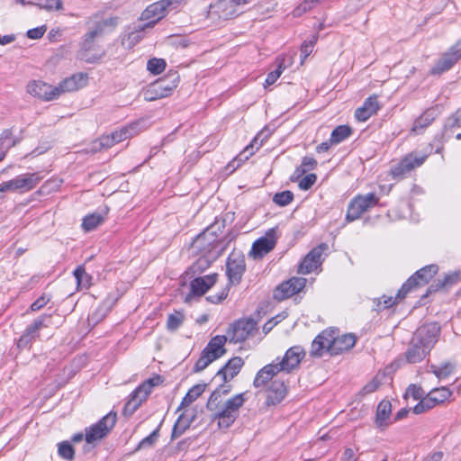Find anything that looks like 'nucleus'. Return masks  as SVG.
Returning a JSON list of instances; mask_svg holds the SVG:
<instances>
[{"instance_id": "f257e3e1", "label": "nucleus", "mask_w": 461, "mask_h": 461, "mask_svg": "<svg viewBox=\"0 0 461 461\" xmlns=\"http://www.w3.org/2000/svg\"><path fill=\"white\" fill-rule=\"evenodd\" d=\"M439 335L440 326L437 322L427 323L418 328L405 352L407 362L410 364L421 362L434 348Z\"/></svg>"}, {"instance_id": "f03ea898", "label": "nucleus", "mask_w": 461, "mask_h": 461, "mask_svg": "<svg viewBox=\"0 0 461 461\" xmlns=\"http://www.w3.org/2000/svg\"><path fill=\"white\" fill-rule=\"evenodd\" d=\"M218 393L214 390L211 393L206 402V409L214 411L212 418L213 420H218L220 429H228L239 417L240 409L246 401L245 393H238L228 399L221 407V396Z\"/></svg>"}, {"instance_id": "7ed1b4c3", "label": "nucleus", "mask_w": 461, "mask_h": 461, "mask_svg": "<svg viewBox=\"0 0 461 461\" xmlns=\"http://www.w3.org/2000/svg\"><path fill=\"white\" fill-rule=\"evenodd\" d=\"M179 81L178 72L169 71L163 77L157 79L148 86L143 93L144 99L151 102L171 95L177 87Z\"/></svg>"}, {"instance_id": "20e7f679", "label": "nucleus", "mask_w": 461, "mask_h": 461, "mask_svg": "<svg viewBox=\"0 0 461 461\" xmlns=\"http://www.w3.org/2000/svg\"><path fill=\"white\" fill-rule=\"evenodd\" d=\"M224 228V221H215L212 224L207 227L201 234L196 236L193 241V246L198 249H204L205 245H212L218 247L222 244L220 253H221L232 240V238L228 236L222 240H216L219 232H221V229Z\"/></svg>"}, {"instance_id": "39448f33", "label": "nucleus", "mask_w": 461, "mask_h": 461, "mask_svg": "<svg viewBox=\"0 0 461 461\" xmlns=\"http://www.w3.org/2000/svg\"><path fill=\"white\" fill-rule=\"evenodd\" d=\"M183 0H160L155 2L141 13L140 20L148 21L141 26V30L153 28L157 23L167 15L168 8H176Z\"/></svg>"}, {"instance_id": "423d86ee", "label": "nucleus", "mask_w": 461, "mask_h": 461, "mask_svg": "<svg viewBox=\"0 0 461 461\" xmlns=\"http://www.w3.org/2000/svg\"><path fill=\"white\" fill-rule=\"evenodd\" d=\"M97 17L98 15L95 14L91 18L89 23H93V27L84 35L81 49L85 51H89L92 49L95 38L113 31L118 25L119 18L117 16L109 17L102 21H93V19Z\"/></svg>"}, {"instance_id": "0eeeda50", "label": "nucleus", "mask_w": 461, "mask_h": 461, "mask_svg": "<svg viewBox=\"0 0 461 461\" xmlns=\"http://www.w3.org/2000/svg\"><path fill=\"white\" fill-rule=\"evenodd\" d=\"M438 267L436 264L425 266L416 271L407 281L402 285L398 291L399 298H405L406 295L417 287L427 285L433 276L438 273Z\"/></svg>"}, {"instance_id": "6e6552de", "label": "nucleus", "mask_w": 461, "mask_h": 461, "mask_svg": "<svg viewBox=\"0 0 461 461\" xmlns=\"http://www.w3.org/2000/svg\"><path fill=\"white\" fill-rule=\"evenodd\" d=\"M258 331V322L252 319H240L234 321L227 330V338L230 343L244 342Z\"/></svg>"}, {"instance_id": "1a4fd4ad", "label": "nucleus", "mask_w": 461, "mask_h": 461, "mask_svg": "<svg viewBox=\"0 0 461 461\" xmlns=\"http://www.w3.org/2000/svg\"><path fill=\"white\" fill-rule=\"evenodd\" d=\"M117 414L114 411H110L104 416L98 422L86 429L85 438L88 444L95 441L101 440L105 438L113 429L116 423Z\"/></svg>"}, {"instance_id": "9d476101", "label": "nucleus", "mask_w": 461, "mask_h": 461, "mask_svg": "<svg viewBox=\"0 0 461 461\" xmlns=\"http://www.w3.org/2000/svg\"><path fill=\"white\" fill-rule=\"evenodd\" d=\"M375 206V193L366 195H357L352 199L348 206L346 221L350 222L360 218L369 208Z\"/></svg>"}, {"instance_id": "9b49d317", "label": "nucleus", "mask_w": 461, "mask_h": 461, "mask_svg": "<svg viewBox=\"0 0 461 461\" xmlns=\"http://www.w3.org/2000/svg\"><path fill=\"white\" fill-rule=\"evenodd\" d=\"M245 270L246 263L244 255L240 251H232L228 257L226 263V274L229 279V285L240 284Z\"/></svg>"}, {"instance_id": "f8f14e48", "label": "nucleus", "mask_w": 461, "mask_h": 461, "mask_svg": "<svg viewBox=\"0 0 461 461\" xmlns=\"http://www.w3.org/2000/svg\"><path fill=\"white\" fill-rule=\"evenodd\" d=\"M461 59V39L456 41L431 68V73L440 75L450 68Z\"/></svg>"}, {"instance_id": "ddd939ff", "label": "nucleus", "mask_w": 461, "mask_h": 461, "mask_svg": "<svg viewBox=\"0 0 461 461\" xmlns=\"http://www.w3.org/2000/svg\"><path fill=\"white\" fill-rule=\"evenodd\" d=\"M306 285V279L303 277H292L280 284L275 290L273 297L281 302L294 294L300 293Z\"/></svg>"}, {"instance_id": "4468645a", "label": "nucleus", "mask_w": 461, "mask_h": 461, "mask_svg": "<svg viewBox=\"0 0 461 461\" xmlns=\"http://www.w3.org/2000/svg\"><path fill=\"white\" fill-rule=\"evenodd\" d=\"M50 316L42 315L33 321V322L29 325L23 335L17 341V347L21 349L29 348L32 343V341L39 337V331L45 327L49 326L47 321H49Z\"/></svg>"}, {"instance_id": "2eb2a0df", "label": "nucleus", "mask_w": 461, "mask_h": 461, "mask_svg": "<svg viewBox=\"0 0 461 461\" xmlns=\"http://www.w3.org/2000/svg\"><path fill=\"white\" fill-rule=\"evenodd\" d=\"M326 249H328L326 243H321L313 248L299 264L297 272L302 275H307L315 270L321 265V256Z\"/></svg>"}, {"instance_id": "dca6fc26", "label": "nucleus", "mask_w": 461, "mask_h": 461, "mask_svg": "<svg viewBox=\"0 0 461 461\" xmlns=\"http://www.w3.org/2000/svg\"><path fill=\"white\" fill-rule=\"evenodd\" d=\"M306 352L301 346H294L288 348L282 358L276 364L278 370L291 373L294 369L297 368L302 359L305 357Z\"/></svg>"}, {"instance_id": "f3484780", "label": "nucleus", "mask_w": 461, "mask_h": 461, "mask_svg": "<svg viewBox=\"0 0 461 461\" xmlns=\"http://www.w3.org/2000/svg\"><path fill=\"white\" fill-rule=\"evenodd\" d=\"M276 244L275 229L267 231L266 236L259 238L252 244L249 255L254 259H260L265 255L272 251Z\"/></svg>"}, {"instance_id": "a211bd4d", "label": "nucleus", "mask_w": 461, "mask_h": 461, "mask_svg": "<svg viewBox=\"0 0 461 461\" xmlns=\"http://www.w3.org/2000/svg\"><path fill=\"white\" fill-rule=\"evenodd\" d=\"M426 158L427 155H419L417 152H411L392 168V174L396 177L403 176L414 168L420 167L425 162Z\"/></svg>"}, {"instance_id": "6ab92c4d", "label": "nucleus", "mask_w": 461, "mask_h": 461, "mask_svg": "<svg viewBox=\"0 0 461 461\" xmlns=\"http://www.w3.org/2000/svg\"><path fill=\"white\" fill-rule=\"evenodd\" d=\"M218 274L213 273L203 276L194 277L190 282V294L186 295L185 302L190 301L193 296H203L212 286L214 285Z\"/></svg>"}, {"instance_id": "aec40b11", "label": "nucleus", "mask_w": 461, "mask_h": 461, "mask_svg": "<svg viewBox=\"0 0 461 461\" xmlns=\"http://www.w3.org/2000/svg\"><path fill=\"white\" fill-rule=\"evenodd\" d=\"M27 92L44 101H50L59 97V88H55L42 81H32L27 85Z\"/></svg>"}, {"instance_id": "412c9836", "label": "nucleus", "mask_w": 461, "mask_h": 461, "mask_svg": "<svg viewBox=\"0 0 461 461\" xmlns=\"http://www.w3.org/2000/svg\"><path fill=\"white\" fill-rule=\"evenodd\" d=\"M334 330H323L315 337L312 342L310 356L312 357H321L325 352L331 355V336Z\"/></svg>"}, {"instance_id": "4be33fe9", "label": "nucleus", "mask_w": 461, "mask_h": 461, "mask_svg": "<svg viewBox=\"0 0 461 461\" xmlns=\"http://www.w3.org/2000/svg\"><path fill=\"white\" fill-rule=\"evenodd\" d=\"M228 340L226 335H216L209 340L203 350L214 361L221 357L227 352L224 346Z\"/></svg>"}, {"instance_id": "5701e85b", "label": "nucleus", "mask_w": 461, "mask_h": 461, "mask_svg": "<svg viewBox=\"0 0 461 461\" xmlns=\"http://www.w3.org/2000/svg\"><path fill=\"white\" fill-rule=\"evenodd\" d=\"M244 360L240 357H233L216 373V376L221 377L223 382H230L241 370Z\"/></svg>"}, {"instance_id": "b1692460", "label": "nucleus", "mask_w": 461, "mask_h": 461, "mask_svg": "<svg viewBox=\"0 0 461 461\" xmlns=\"http://www.w3.org/2000/svg\"><path fill=\"white\" fill-rule=\"evenodd\" d=\"M460 272H452L447 274L442 280L438 279L434 281V283L428 287L426 294L421 296V300L427 298L430 294L436 293L440 289H448L452 287L460 281Z\"/></svg>"}, {"instance_id": "393cba45", "label": "nucleus", "mask_w": 461, "mask_h": 461, "mask_svg": "<svg viewBox=\"0 0 461 461\" xmlns=\"http://www.w3.org/2000/svg\"><path fill=\"white\" fill-rule=\"evenodd\" d=\"M287 393L286 385L283 381L274 380L267 390V404L276 405L283 401Z\"/></svg>"}, {"instance_id": "a878e982", "label": "nucleus", "mask_w": 461, "mask_h": 461, "mask_svg": "<svg viewBox=\"0 0 461 461\" xmlns=\"http://www.w3.org/2000/svg\"><path fill=\"white\" fill-rule=\"evenodd\" d=\"M356 337L353 334H344L342 336H335V332L331 336V355H339L344 351L351 349L356 344Z\"/></svg>"}, {"instance_id": "bb28decb", "label": "nucleus", "mask_w": 461, "mask_h": 461, "mask_svg": "<svg viewBox=\"0 0 461 461\" xmlns=\"http://www.w3.org/2000/svg\"><path fill=\"white\" fill-rule=\"evenodd\" d=\"M39 173L23 174L13 179L14 190L22 193L33 189L41 181Z\"/></svg>"}, {"instance_id": "cd10ccee", "label": "nucleus", "mask_w": 461, "mask_h": 461, "mask_svg": "<svg viewBox=\"0 0 461 461\" xmlns=\"http://www.w3.org/2000/svg\"><path fill=\"white\" fill-rule=\"evenodd\" d=\"M392 404L388 400H383L376 406V428L384 430L393 423L391 419Z\"/></svg>"}, {"instance_id": "c85d7f7f", "label": "nucleus", "mask_w": 461, "mask_h": 461, "mask_svg": "<svg viewBox=\"0 0 461 461\" xmlns=\"http://www.w3.org/2000/svg\"><path fill=\"white\" fill-rule=\"evenodd\" d=\"M87 77L83 73L75 74L70 77L65 78L61 81L59 86V95L64 92H72L83 87L86 83Z\"/></svg>"}, {"instance_id": "c756f323", "label": "nucleus", "mask_w": 461, "mask_h": 461, "mask_svg": "<svg viewBox=\"0 0 461 461\" xmlns=\"http://www.w3.org/2000/svg\"><path fill=\"white\" fill-rule=\"evenodd\" d=\"M260 135H261V133H258L253 139L251 143L249 145H248L243 149L242 152H240L231 162H230L228 164V168H231L232 171L235 170V168L240 165V162H243V161L247 160L249 158V156L254 154V147L255 146H257L256 149H259V147L263 143V140H261L260 142L258 143V140H259Z\"/></svg>"}, {"instance_id": "7c9ffc66", "label": "nucleus", "mask_w": 461, "mask_h": 461, "mask_svg": "<svg viewBox=\"0 0 461 461\" xmlns=\"http://www.w3.org/2000/svg\"><path fill=\"white\" fill-rule=\"evenodd\" d=\"M279 372L277 366L275 364H268L265 366L257 373L253 381V385L256 388L265 386L267 382L271 381L274 375Z\"/></svg>"}, {"instance_id": "2f4dec72", "label": "nucleus", "mask_w": 461, "mask_h": 461, "mask_svg": "<svg viewBox=\"0 0 461 461\" xmlns=\"http://www.w3.org/2000/svg\"><path fill=\"white\" fill-rule=\"evenodd\" d=\"M437 117V110L430 108L426 110L413 123L411 131L416 133H420L422 130L428 127Z\"/></svg>"}, {"instance_id": "473e14b6", "label": "nucleus", "mask_w": 461, "mask_h": 461, "mask_svg": "<svg viewBox=\"0 0 461 461\" xmlns=\"http://www.w3.org/2000/svg\"><path fill=\"white\" fill-rule=\"evenodd\" d=\"M373 114H375V95L366 98L364 104L355 111V117L358 122H366Z\"/></svg>"}, {"instance_id": "72a5a7b5", "label": "nucleus", "mask_w": 461, "mask_h": 461, "mask_svg": "<svg viewBox=\"0 0 461 461\" xmlns=\"http://www.w3.org/2000/svg\"><path fill=\"white\" fill-rule=\"evenodd\" d=\"M19 142L18 139L13 138L11 129H5L0 135V161H2L8 150Z\"/></svg>"}, {"instance_id": "f704fd0d", "label": "nucleus", "mask_w": 461, "mask_h": 461, "mask_svg": "<svg viewBox=\"0 0 461 461\" xmlns=\"http://www.w3.org/2000/svg\"><path fill=\"white\" fill-rule=\"evenodd\" d=\"M206 386V384H198L190 388L187 393L182 399V402L179 407L177 408V411H179L182 408L187 407L192 402H194L205 391Z\"/></svg>"}, {"instance_id": "c9c22d12", "label": "nucleus", "mask_w": 461, "mask_h": 461, "mask_svg": "<svg viewBox=\"0 0 461 461\" xmlns=\"http://www.w3.org/2000/svg\"><path fill=\"white\" fill-rule=\"evenodd\" d=\"M141 394L142 393H136V389L131 393L122 411L124 416H131L141 403L146 401V399H142Z\"/></svg>"}, {"instance_id": "e433bc0d", "label": "nucleus", "mask_w": 461, "mask_h": 461, "mask_svg": "<svg viewBox=\"0 0 461 461\" xmlns=\"http://www.w3.org/2000/svg\"><path fill=\"white\" fill-rule=\"evenodd\" d=\"M104 221V217L100 212H94L84 217L82 228L85 231H92L101 225Z\"/></svg>"}, {"instance_id": "4c0bfd02", "label": "nucleus", "mask_w": 461, "mask_h": 461, "mask_svg": "<svg viewBox=\"0 0 461 461\" xmlns=\"http://www.w3.org/2000/svg\"><path fill=\"white\" fill-rule=\"evenodd\" d=\"M352 134V129L348 125L337 126L330 134V141L333 144H339L348 139Z\"/></svg>"}, {"instance_id": "58836bf2", "label": "nucleus", "mask_w": 461, "mask_h": 461, "mask_svg": "<svg viewBox=\"0 0 461 461\" xmlns=\"http://www.w3.org/2000/svg\"><path fill=\"white\" fill-rule=\"evenodd\" d=\"M455 367L456 365L454 363L447 361L441 364L439 366L431 365L430 370L438 379H443L450 375L453 373Z\"/></svg>"}, {"instance_id": "ea45409f", "label": "nucleus", "mask_w": 461, "mask_h": 461, "mask_svg": "<svg viewBox=\"0 0 461 461\" xmlns=\"http://www.w3.org/2000/svg\"><path fill=\"white\" fill-rule=\"evenodd\" d=\"M163 420L159 423L158 428L154 429L148 437L144 438L134 449V452L139 451L143 448L152 447L159 438V430L162 426Z\"/></svg>"}, {"instance_id": "a19ab883", "label": "nucleus", "mask_w": 461, "mask_h": 461, "mask_svg": "<svg viewBox=\"0 0 461 461\" xmlns=\"http://www.w3.org/2000/svg\"><path fill=\"white\" fill-rule=\"evenodd\" d=\"M161 382L162 379L160 375H156L152 378H149L136 388V393H142V399H147L148 395L151 392V389L154 386L158 385Z\"/></svg>"}, {"instance_id": "79ce46f5", "label": "nucleus", "mask_w": 461, "mask_h": 461, "mask_svg": "<svg viewBox=\"0 0 461 461\" xmlns=\"http://www.w3.org/2000/svg\"><path fill=\"white\" fill-rule=\"evenodd\" d=\"M211 265V261L206 257L199 258L185 272L191 277L195 275H200L205 271Z\"/></svg>"}, {"instance_id": "37998d69", "label": "nucleus", "mask_w": 461, "mask_h": 461, "mask_svg": "<svg viewBox=\"0 0 461 461\" xmlns=\"http://www.w3.org/2000/svg\"><path fill=\"white\" fill-rule=\"evenodd\" d=\"M144 30H141V26L139 30L129 32L122 38V45L123 48L131 50L132 49L138 42H140L142 39L141 32Z\"/></svg>"}, {"instance_id": "c03bdc74", "label": "nucleus", "mask_w": 461, "mask_h": 461, "mask_svg": "<svg viewBox=\"0 0 461 461\" xmlns=\"http://www.w3.org/2000/svg\"><path fill=\"white\" fill-rule=\"evenodd\" d=\"M185 321V314L182 312L175 311L167 317V329L168 331H176L180 328Z\"/></svg>"}, {"instance_id": "a18cd8bd", "label": "nucleus", "mask_w": 461, "mask_h": 461, "mask_svg": "<svg viewBox=\"0 0 461 461\" xmlns=\"http://www.w3.org/2000/svg\"><path fill=\"white\" fill-rule=\"evenodd\" d=\"M137 123H132L129 126L122 128L120 131H113L111 135L116 143H119L128 138H131L135 133Z\"/></svg>"}, {"instance_id": "49530a36", "label": "nucleus", "mask_w": 461, "mask_h": 461, "mask_svg": "<svg viewBox=\"0 0 461 461\" xmlns=\"http://www.w3.org/2000/svg\"><path fill=\"white\" fill-rule=\"evenodd\" d=\"M58 454L60 457L68 461L75 458V449L68 441H62L58 444Z\"/></svg>"}, {"instance_id": "de8ad7c7", "label": "nucleus", "mask_w": 461, "mask_h": 461, "mask_svg": "<svg viewBox=\"0 0 461 461\" xmlns=\"http://www.w3.org/2000/svg\"><path fill=\"white\" fill-rule=\"evenodd\" d=\"M34 5L39 9H43L48 12L63 10L62 0H39L38 3H34Z\"/></svg>"}, {"instance_id": "09e8293b", "label": "nucleus", "mask_w": 461, "mask_h": 461, "mask_svg": "<svg viewBox=\"0 0 461 461\" xmlns=\"http://www.w3.org/2000/svg\"><path fill=\"white\" fill-rule=\"evenodd\" d=\"M166 66L163 59L152 58L147 63V69L153 75H158L164 71Z\"/></svg>"}, {"instance_id": "8fccbe9b", "label": "nucleus", "mask_w": 461, "mask_h": 461, "mask_svg": "<svg viewBox=\"0 0 461 461\" xmlns=\"http://www.w3.org/2000/svg\"><path fill=\"white\" fill-rule=\"evenodd\" d=\"M294 194L289 190L279 192L273 196V202L279 206H286L294 200Z\"/></svg>"}, {"instance_id": "3c124183", "label": "nucleus", "mask_w": 461, "mask_h": 461, "mask_svg": "<svg viewBox=\"0 0 461 461\" xmlns=\"http://www.w3.org/2000/svg\"><path fill=\"white\" fill-rule=\"evenodd\" d=\"M452 394V392L445 386L435 388L431 390V395H433L438 404L443 403Z\"/></svg>"}, {"instance_id": "603ef678", "label": "nucleus", "mask_w": 461, "mask_h": 461, "mask_svg": "<svg viewBox=\"0 0 461 461\" xmlns=\"http://www.w3.org/2000/svg\"><path fill=\"white\" fill-rule=\"evenodd\" d=\"M74 276L77 279V285L87 287L89 285V281L91 276L86 272V269L83 266H78L74 270Z\"/></svg>"}, {"instance_id": "864d4df0", "label": "nucleus", "mask_w": 461, "mask_h": 461, "mask_svg": "<svg viewBox=\"0 0 461 461\" xmlns=\"http://www.w3.org/2000/svg\"><path fill=\"white\" fill-rule=\"evenodd\" d=\"M318 40V36L313 35L312 40L309 41H304L301 46V63L303 64L307 57L312 52L314 44Z\"/></svg>"}, {"instance_id": "5fc2aeb1", "label": "nucleus", "mask_w": 461, "mask_h": 461, "mask_svg": "<svg viewBox=\"0 0 461 461\" xmlns=\"http://www.w3.org/2000/svg\"><path fill=\"white\" fill-rule=\"evenodd\" d=\"M213 360L207 355L203 350H202L200 357L196 361L194 366V372H201L204 370Z\"/></svg>"}, {"instance_id": "6e6d98bb", "label": "nucleus", "mask_w": 461, "mask_h": 461, "mask_svg": "<svg viewBox=\"0 0 461 461\" xmlns=\"http://www.w3.org/2000/svg\"><path fill=\"white\" fill-rule=\"evenodd\" d=\"M402 299L403 298L398 297V294H396L395 298H393L392 296L383 295L381 298L376 299V308L380 309L381 305H383V309H388L394 305L398 301H401ZM376 311H378V309H376Z\"/></svg>"}, {"instance_id": "4d7b16f0", "label": "nucleus", "mask_w": 461, "mask_h": 461, "mask_svg": "<svg viewBox=\"0 0 461 461\" xmlns=\"http://www.w3.org/2000/svg\"><path fill=\"white\" fill-rule=\"evenodd\" d=\"M425 392L420 386H417L416 384H411L408 386L404 397L407 398L411 396L414 400H421Z\"/></svg>"}, {"instance_id": "13d9d810", "label": "nucleus", "mask_w": 461, "mask_h": 461, "mask_svg": "<svg viewBox=\"0 0 461 461\" xmlns=\"http://www.w3.org/2000/svg\"><path fill=\"white\" fill-rule=\"evenodd\" d=\"M320 1L321 0H305L294 10V15L300 16L302 14L310 11L314 6V5L319 3Z\"/></svg>"}, {"instance_id": "bf43d9fd", "label": "nucleus", "mask_w": 461, "mask_h": 461, "mask_svg": "<svg viewBox=\"0 0 461 461\" xmlns=\"http://www.w3.org/2000/svg\"><path fill=\"white\" fill-rule=\"evenodd\" d=\"M317 176L313 173L304 176L299 182V187L302 190H309L315 184Z\"/></svg>"}, {"instance_id": "052dcab7", "label": "nucleus", "mask_w": 461, "mask_h": 461, "mask_svg": "<svg viewBox=\"0 0 461 461\" xmlns=\"http://www.w3.org/2000/svg\"><path fill=\"white\" fill-rule=\"evenodd\" d=\"M284 69H285V67L283 66L282 63H280L274 71L268 73L267 76L266 81H265L266 86L273 85L277 80V78L281 76Z\"/></svg>"}, {"instance_id": "680f3d73", "label": "nucleus", "mask_w": 461, "mask_h": 461, "mask_svg": "<svg viewBox=\"0 0 461 461\" xmlns=\"http://www.w3.org/2000/svg\"><path fill=\"white\" fill-rule=\"evenodd\" d=\"M46 31H47V26L42 25L40 27H36V28L28 30L26 35L29 39L39 40L44 35Z\"/></svg>"}, {"instance_id": "e2e57ef3", "label": "nucleus", "mask_w": 461, "mask_h": 461, "mask_svg": "<svg viewBox=\"0 0 461 461\" xmlns=\"http://www.w3.org/2000/svg\"><path fill=\"white\" fill-rule=\"evenodd\" d=\"M229 285L222 289V291L220 294L209 295L206 297V300L212 303H219L222 302L229 294Z\"/></svg>"}, {"instance_id": "0e129e2a", "label": "nucleus", "mask_w": 461, "mask_h": 461, "mask_svg": "<svg viewBox=\"0 0 461 461\" xmlns=\"http://www.w3.org/2000/svg\"><path fill=\"white\" fill-rule=\"evenodd\" d=\"M317 160L311 157H303L302 159L301 167L305 169L306 172L313 170L317 167Z\"/></svg>"}, {"instance_id": "69168bd1", "label": "nucleus", "mask_w": 461, "mask_h": 461, "mask_svg": "<svg viewBox=\"0 0 461 461\" xmlns=\"http://www.w3.org/2000/svg\"><path fill=\"white\" fill-rule=\"evenodd\" d=\"M185 432V428L184 426H181V420H176L173 426L172 433H171V439H176L182 436Z\"/></svg>"}, {"instance_id": "338daca9", "label": "nucleus", "mask_w": 461, "mask_h": 461, "mask_svg": "<svg viewBox=\"0 0 461 461\" xmlns=\"http://www.w3.org/2000/svg\"><path fill=\"white\" fill-rule=\"evenodd\" d=\"M232 390V385L229 382H223L215 389L216 392L222 397L229 394Z\"/></svg>"}, {"instance_id": "774afa93", "label": "nucleus", "mask_w": 461, "mask_h": 461, "mask_svg": "<svg viewBox=\"0 0 461 461\" xmlns=\"http://www.w3.org/2000/svg\"><path fill=\"white\" fill-rule=\"evenodd\" d=\"M357 459L355 451L350 447L346 448L341 456V461H357Z\"/></svg>"}]
</instances>
